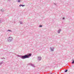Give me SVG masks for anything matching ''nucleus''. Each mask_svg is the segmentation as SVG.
I'll return each instance as SVG.
<instances>
[{"instance_id": "obj_1", "label": "nucleus", "mask_w": 74, "mask_h": 74, "mask_svg": "<svg viewBox=\"0 0 74 74\" xmlns=\"http://www.w3.org/2000/svg\"><path fill=\"white\" fill-rule=\"evenodd\" d=\"M32 56V53H28L27 54H25V55L20 56L18 55L17 56L18 57H20L21 59H26V58H30L29 56Z\"/></svg>"}, {"instance_id": "obj_2", "label": "nucleus", "mask_w": 74, "mask_h": 74, "mask_svg": "<svg viewBox=\"0 0 74 74\" xmlns=\"http://www.w3.org/2000/svg\"><path fill=\"white\" fill-rule=\"evenodd\" d=\"M13 38L12 37H10L9 38H8V42H11L12 41Z\"/></svg>"}, {"instance_id": "obj_3", "label": "nucleus", "mask_w": 74, "mask_h": 74, "mask_svg": "<svg viewBox=\"0 0 74 74\" xmlns=\"http://www.w3.org/2000/svg\"><path fill=\"white\" fill-rule=\"evenodd\" d=\"M50 49L51 51H53L54 48L53 47H50Z\"/></svg>"}, {"instance_id": "obj_4", "label": "nucleus", "mask_w": 74, "mask_h": 74, "mask_svg": "<svg viewBox=\"0 0 74 74\" xmlns=\"http://www.w3.org/2000/svg\"><path fill=\"white\" fill-rule=\"evenodd\" d=\"M62 31V29H59L58 31V33L59 34H60V31Z\"/></svg>"}, {"instance_id": "obj_5", "label": "nucleus", "mask_w": 74, "mask_h": 74, "mask_svg": "<svg viewBox=\"0 0 74 74\" xmlns=\"http://www.w3.org/2000/svg\"><path fill=\"white\" fill-rule=\"evenodd\" d=\"M38 58L39 60H41V57L40 56L38 57Z\"/></svg>"}, {"instance_id": "obj_6", "label": "nucleus", "mask_w": 74, "mask_h": 74, "mask_svg": "<svg viewBox=\"0 0 74 74\" xmlns=\"http://www.w3.org/2000/svg\"><path fill=\"white\" fill-rule=\"evenodd\" d=\"M3 63H4V62H3V61H2L1 62H0V66L1 65V64H3Z\"/></svg>"}, {"instance_id": "obj_7", "label": "nucleus", "mask_w": 74, "mask_h": 74, "mask_svg": "<svg viewBox=\"0 0 74 74\" xmlns=\"http://www.w3.org/2000/svg\"><path fill=\"white\" fill-rule=\"evenodd\" d=\"M31 66H32V67H35V66L34 64H31Z\"/></svg>"}, {"instance_id": "obj_8", "label": "nucleus", "mask_w": 74, "mask_h": 74, "mask_svg": "<svg viewBox=\"0 0 74 74\" xmlns=\"http://www.w3.org/2000/svg\"><path fill=\"white\" fill-rule=\"evenodd\" d=\"M21 6H22V7H24V6H25V5H19V7H21Z\"/></svg>"}, {"instance_id": "obj_9", "label": "nucleus", "mask_w": 74, "mask_h": 74, "mask_svg": "<svg viewBox=\"0 0 74 74\" xmlns=\"http://www.w3.org/2000/svg\"><path fill=\"white\" fill-rule=\"evenodd\" d=\"M1 11H2V12H4V10L3 9H2L1 10Z\"/></svg>"}, {"instance_id": "obj_10", "label": "nucleus", "mask_w": 74, "mask_h": 74, "mask_svg": "<svg viewBox=\"0 0 74 74\" xmlns=\"http://www.w3.org/2000/svg\"><path fill=\"white\" fill-rule=\"evenodd\" d=\"M68 71V70H67V69H66V70H65V71H64V72H65V73H66V72H67Z\"/></svg>"}, {"instance_id": "obj_11", "label": "nucleus", "mask_w": 74, "mask_h": 74, "mask_svg": "<svg viewBox=\"0 0 74 74\" xmlns=\"http://www.w3.org/2000/svg\"><path fill=\"white\" fill-rule=\"evenodd\" d=\"M3 22V21L1 20V19H0V23H1Z\"/></svg>"}, {"instance_id": "obj_12", "label": "nucleus", "mask_w": 74, "mask_h": 74, "mask_svg": "<svg viewBox=\"0 0 74 74\" xmlns=\"http://www.w3.org/2000/svg\"><path fill=\"white\" fill-rule=\"evenodd\" d=\"M39 27H42V25H40L39 26Z\"/></svg>"}, {"instance_id": "obj_13", "label": "nucleus", "mask_w": 74, "mask_h": 74, "mask_svg": "<svg viewBox=\"0 0 74 74\" xmlns=\"http://www.w3.org/2000/svg\"><path fill=\"white\" fill-rule=\"evenodd\" d=\"M20 2H21V0H18L17 1L18 3H20Z\"/></svg>"}, {"instance_id": "obj_14", "label": "nucleus", "mask_w": 74, "mask_h": 74, "mask_svg": "<svg viewBox=\"0 0 74 74\" xmlns=\"http://www.w3.org/2000/svg\"><path fill=\"white\" fill-rule=\"evenodd\" d=\"M19 22L21 24H22V21H19Z\"/></svg>"}, {"instance_id": "obj_15", "label": "nucleus", "mask_w": 74, "mask_h": 74, "mask_svg": "<svg viewBox=\"0 0 74 74\" xmlns=\"http://www.w3.org/2000/svg\"><path fill=\"white\" fill-rule=\"evenodd\" d=\"M72 64H74V60H73V61L72 62Z\"/></svg>"}, {"instance_id": "obj_16", "label": "nucleus", "mask_w": 74, "mask_h": 74, "mask_svg": "<svg viewBox=\"0 0 74 74\" xmlns=\"http://www.w3.org/2000/svg\"><path fill=\"white\" fill-rule=\"evenodd\" d=\"M8 32H12V31L10 30H8L7 31Z\"/></svg>"}, {"instance_id": "obj_17", "label": "nucleus", "mask_w": 74, "mask_h": 74, "mask_svg": "<svg viewBox=\"0 0 74 74\" xmlns=\"http://www.w3.org/2000/svg\"><path fill=\"white\" fill-rule=\"evenodd\" d=\"M1 59H5V58H1Z\"/></svg>"}, {"instance_id": "obj_18", "label": "nucleus", "mask_w": 74, "mask_h": 74, "mask_svg": "<svg viewBox=\"0 0 74 74\" xmlns=\"http://www.w3.org/2000/svg\"><path fill=\"white\" fill-rule=\"evenodd\" d=\"M54 4H55V5H56V4L54 3Z\"/></svg>"}, {"instance_id": "obj_19", "label": "nucleus", "mask_w": 74, "mask_h": 74, "mask_svg": "<svg viewBox=\"0 0 74 74\" xmlns=\"http://www.w3.org/2000/svg\"><path fill=\"white\" fill-rule=\"evenodd\" d=\"M63 19H64L65 18L64 17H63L62 18Z\"/></svg>"}, {"instance_id": "obj_20", "label": "nucleus", "mask_w": 74, "mask_h": 74, "mask_svg": "<svg viewBox=\"0 0 74 74\" xmlns=\"http://www.w3.org/2000/svg\"><path fill=\"white\" fill-rule=\"evenodd\" d=\"M4 0V1H5V0Z\"/></svg>"}]
</instances>
